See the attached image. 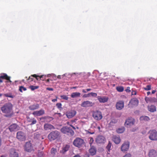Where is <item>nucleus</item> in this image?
<instances>
[{"label": "nucleus", "instance_id": "nucleus-15", "mask_svg": "<svg viewBox=\"0 0 157 157\" xmlns=\"http://www.w3.org/2000/svg\"><path fill=\"white\" fill-rule=\"evenodd\" d=\"M44 110L43 109H41L39 111H34L32 114L34 116H40L43 115L44 114Z\"/></svg>", "mask_w": 157, "mask_h": 157}, {"label": "nucleus", "instance_id": "nucleus-60", "mask_svg": "<svg viewBox=\"0 0 157 157\" xmlns=\"http://www.w3.org/2000/svg\"><path fill=\"white\" fill-rule=\"evenodd\" d=\"M150 94H151V93L150 91H148V92H147V95H149Z\"/></svg>", "mask_w": 157, "mask_h": 157}, {"label": "nucleus", "instance_id": "nucleus-16", "mask_svg": "<svg viewBox=\"0 0 157 157\" xmlns=\"http://www.w3.org/2000/svg\"><path fill=\"white\" fill-rule=\"evenodd\" d=\"M18 126L16 124H13L10 125L9 127L10 130L11 132L17 131L19 129Z\"/></svg>", "mask_w": 157, "mask_h": 157}, {"label": "nucleus", "instance_id": "nucleus-24", "mask_svg": "<svg viewBox=\"0 0 157 157\" xmlns=\"http://www.w3.org/2000/svg\"><path fill=\"white\" fill-rule=\"evenodd\" d=\"M27 118L28 122H31L30 124V125H32L36 123L37 121L34 118H30L29 117H27Z\"/></svg>", "mask_w": 157, "mask_h": 157}, {"label": "nucleus", "instance_id": "nucleus-21", "mask_svg": "<svg viewBox=\"0 0 157 157\" xmlns=\"http://www.w3.org/2000/svg\"><path fill=\"white\" fill-rule=\"evenodd\" d=\"M149 157H156L157 156V152L154 150H151L148 154Z\"/></svg>", "mask_w": 157, "mask_h": 157}, {"label": "nucleus", "instance_id": "nucleus-37", "mask_svg": "<svg viewBox=\"0 0 157 157\" xmlns=\"http://www.w3.org/2000/svg\"><path fill=\"white\" fill-rule=\"evenodd\" d=\"M27 90L26 88L24 87L23 86H19V90L21 92H22L23 90L25 91Z\"/></svg>", "mask_w": 157, "mask_h": 157}, {"label": "nucleus", "instance_id": "nucleus-33", "mask_svg": "<svg viewBox=\"0 0 157 157\" xmlns=\"http://www.w3.org/2000/svg\"><path fill=\"white\" fill-rule=\"evenodd\" d=\"M140 119L141 120H145L146 121H148L149 120V118L146 116H141L140 117Z\"/></svg>", "mask_w": 157, "mask_h": 157}, {"label": "nucleus", "instance_id": "nucleus-45", "mask_svg": "<svg viewBox=\"0 0 157 157\" xmlns=\"http://www.w3.org/2000/svg\"><path fill=\"white\" fill-rule=\"evenodd\" d=\"M60 97L62 99L65 100H67L68 99V97L65 95H61L60 96Z\"/></svg>", "mask_w": 157, "mask_h": 157}, {"label": "nucleus", "instance_id": "nucleus-38", "mask_svg": "<svg viewBox=\"0 0 157 157\" xmlns=\"http://www.w3.org/2000/svg\"><path fill=\"white\" fill-rule=\"evenodd\" d=\"M39 86H29L30 88L32 90H34L35 89L38 88Z\"/></svg>", "mask_w": 157, "mask_h": 157}, {"label": "nucleus", "instance_id": "nucleus-40", "mask_svg": "<svg viewBox=\"0 0 157 157\" xmlns=\"http://www.w3.org/2000/svg\"><path fill=\"white\" fill-rule=\"evenodd\" d=\"M62 104L60 103H57L56 104V106L59 109H62Z\"/></svg>", "mask_w": 157, "mask_h": 157}, {"label": "nucleus", "instance_id": "nucleus-2", "mask_svg": "<svg viewBox=\"0 0 157 157\" xmlns=\"http://www.w3.org/2000/svg\"><path fill=\"white\" fill-rule=\"evenodd\" d=\"M61 132L63 134L72 136L74 135V132L70 127L67 126L63 127L60 129Z\"/></svg>", "mask_w": 157, "mask_h": 157}, {"label": "nucleus", "instance_id": "nucleus-36", "mask_svg": "<svg viewBox=\"0 0 157 157\" xmlns=\"http://www.w3.org/2000/svg\"><path fill=\"white\" fill-rule=\"evenodd\" d=\"M116 90L118 92H121L124 90V89L123 86H119L116 87Z\"/></svg>", "mask_w": 157, "mask_h": 157}, {"label": "nucleus", "instance_id": "nucleus-8", "mask_svg": "<svg viewBox=\"0 0 157 157\" xmlns=\"http://www.w3.org/2000/svg\"><path fill=\"white\" fill-rule=\"evenodd\" d=\"M25 150L28 152L34 151L33 147L30 141L26 143L24 146Z\"/></svg>", "mask_w": 157, "mask_h": 157}, {"label": "nucleus", "instance_id": "nucleus-31", "mask_svg": "<svg viewBox=\"0 0 157 157\" xmlns=\"http://www.w3.org/2000/svg\"><path fill=\"white\" fill-rule=\"evenodd\" d=\"M33 77H36V75L34 74L33 75H31L30 76L28 79H27V81L29 82H30L33 80Z\"/></svg>", "mask_w": 157, "mask_h": 157}, {"label": "nucleus", "instance_id": "nucleus-19", "mask_svg": "<svg viewBox=\"0 0 157 157\" xmlns=\"http://www.w3.org/2000/svg\"><path fill=\"white\" fill-rule=\"evenodd\" d=\"M98 99L100 102L104 103L108 101V98L105 97H101L98 96Z\"/></svg>", "mask_w": 157, "mask_h": 157}, {"label": "nucleus", "instance_id": "nucleus-6", "mask_svg": "<svg viewBox=\"0 0 157 157\" xmlns=\"http://www.w3.org/2000/svg\"><path fill=\"white\" fill-rule=\"evenodd\" d=\"M92 116L97 121H100L103 117L101 112L98 110L93 111L92 112Z\"/></svg>", "mask_w": 157, "mask_h": 157}, {"label": "nucleus", "instance_id": "nucleus-47", "mask_svg": "<svg viewBox=\"0 0 157 157\" xmlns=\"http://www.w3.org/2000/svg\"><path fill=\"white\" fill-rule=\"evenodd\" d=\"M43 152L42 151L39 152L38 153V156L39 157H42L43 156Z\"/></svg>", "mask_w": 157, "mask_h": 157}, {"label": "nucleus", "instance_id": "nucleus-63", "mask_svg": "<svg viewBox=\"0 0 157 157\" xmlns=\"http://www.w3.org/2000/svg\"><path fill=\"white\" fill-rule=\"evenodd\" d=\"M0 157H6L5 155H2Z\"/></svg>", "mask_w": 157, "mask_h": 157}, {"label": "nucleus", "instance_id": "nucleus-4", "mask_svg": "<svg viewBox=\"0 0 157 157\" xmlns=\"http://www.w3.org/2000/svg\"><path fill=\"white\" fill-rule=\"evenodd\" d=\"M85 142L82 139L80 138H76L73 142V144L75 147H81L84 145Z\"/></svg>", "mask_w": 157, "mask_h": 157}, {"label": "nucleus", "instance_id": "nucleus-9", "mask_svg": "<svg viewBox=\"0 0 157 157\" xmlns=\"http://www.w3.org/2000/svg\"><path fill=\"white\" fill-rule=\"evenodd\" d=\"M130 143L129 142H124L121 146V151L124 152L127 151L129 147Z\"/></svg>", "mask_w": 157, "mask_h": 157}, {"label": "nucleus", "instance_id": "nucleus-1", "mask_svg": "<svg viewBox=\"0 0 157 157\" xmlns=\"http://www.w3.org/2000/svg\"><path fill=\"white\" fill-rule=\"evenodd\" d=\"M13 106L10 103H7L4 105L1 108L2 112L6 114L5 116L6 117H10L13 114L12 110Z\"/></svg>", "mask_w": 157, "mask_h": 157}, {"label": "nucleus", "instance_id": "nucleus-29", "mask_svg": "<svg viewBox=\"0 0 157 157\" xmlns=\"http://www.w3.org/2000/svg\"><path fill=\"white\" fill-rule=\"evenodd\" d=\"M138 102V100L136 99H132L130 101V103L133 105H137Z\"/></svg>", "mask_w": 157, "mask_h": 157}, {"label": "nucleus", "instance_id": "nucleus-26", "mask_svg": "<svg viewBox=\"0 0 157 157\" xmlns=\"http://www.w3.org/2000/svg\"><path fill=\"white\" fill-rule=\"evenodd\" d=\"M39 107V105L38 104L33 105L29 107V109L30 110H33L38 109Z\"/></svg>", "mask_w": 157, "mask_h": 157}, {"label": "nucleus", "instance_id": "nucleus-41", "mask_svg": "<svg viewBox=\"0 0 157 157\" xmlns=\"http://www.w3.org/2000/svg\"><path fill=\"white\" fill-rule=\"evenodd\" d=\"M89 139H90L89 142V144H90V146H92V144L94 141L93 138L92 137H90L89 138Z\"/></svg>", "mask_w": 157, "mask_h": 157}, {"label": "nucleus", "instance_id": "nucleus-43", "mask_svg": "<svg viewBox=\"0 0 157 157\" xmlns=\"http://www.w3.org/2000/svg\"><path fill=\"white\" fill-rule=\"evenodd\" d=\"M151 102L157 103V99L155 98H151Z\"/></svg>", "mask_w": 157, "mask_h": 157}, {"label": "nucleus", "instance_id": "nucleus-27", "mask_svg": "<svg viewBox=\"0 0 157 157\" xmlns=\"http://www.w3.org/2000/svg\"><path fill=\"white\" fill-rule=\"evenodd\" d=\"M34 138L35 139H38L39 140H40L41 139L43 140L44 139V138L38 132L35 133L34 135Z\"/></svg>", "mask_w": 157, "mask_h": 157}, {"label": "nucleus", "instance_id": "nucleus-14", "mask_svg": "<svg viewBox=\"0 0 157 157\" xmlns=\"http://www.w3.org/2000/svg\"><path fill=\"white\" fill-rule=\"evenodd\" d=\"M124 101H118L116 104V109L118 110H121L124 107Z\"/></svg>", "mask_w": 157, "mask_h": 157}, {"label": "nucleus", "instance_id": "nucleus-46", "mask_svg": "<svg viewBox=\"0 0 157 157\" xmlns=\"http://www.w3.org/2000/svg\"><path fill=\"white\" fill-rule=\"evenodd\" d=\"M4 95L6 97H8L10 98H13V95L10 94H4Z\"/></svg>", "mask_w": 157, "mask_h": 157}, {"label": "nucleus", "instance_id": "nucleus-12", "mask_svg": "<svg viewBox=\"0 0 157 157\" xmlns=\"http://www.w3.org/2000/svg\"><path fill=\"white\" fill-rule=\"evenodd\" d=\"M76 114V112L75 110H71L66 112V115L68 118H71L74 117Z\"/></svg>", "mask_w": 157, "mask_h": 157}, {"label": "nucleus", "instance_id": "nucleus-35", "mask_svg": "<svg viewBox=\"0 0 157 157\" xmlns=\"http://www.w3.org/2000/svg\"><path fill=\"white\" fill-rule=\"evenodd\" d=\"M112 146V143L110 142V141L109 142L108 144L106 146V148L108 150V151L109 152Z\"/></svg>", "mask_w": 157, "mask_h": 157}, {"label": "nucleus", "instance_id": "nucleus-57", "mask_svg": "<svg viewBox=\"0 0 157 157\" xmlns=\"http://www.w3.org/2000/svg\"><path fill=\"white\" fill-rule=\"evenodd\" d=\"M114 123L113 121H112L110 122L109 123V124L112 125V124H113Z\"/></svg>", "mask_w": 157, "mask_h": 157}, {"label": "nucleus", "instance_id": "nucleus-51", "mask_svg": "<svg viewBox=\"0 0 157 157\" xmlns=\"http://www.w3.org/2000/svg\"><path fill=\"white\" fill-rule=\"evenodd\" d=\"M151 98H146L145 99V101H146L147 102H148L149 101H150L151 102Z\"/></svg>", "mask_w": 157, "mask_h": 157}, {"label": "nucleus", "instance_id": "nucleus-64", "mask_svg": "<svg viewBox=\"0 0 157 157\" xmlns=\"http://www.w3.org/2000/svg\"><path fill=\"white\" fill-rule=\"evenodd\" d=\"M46 82H49V79H47V80H46Z\"/></svg>", "mask_w": 157, "mask_h": 157}, {"label": "nucleus", "instance_id": "nucleus-49", "mask_svg": "<svg viewBox=\"0 0 157 157\" xmlns=\"http://www.w3.org/2000/svg\"><path fill=\"white\" fill-rule=\"evenodd\" d=\"M90 97L89 93L88 94H84L83 95L82 97L86 98Z\"/></svg>", "mask_w": 157, "mask_h": 157}, {"label": "nucleus", "instance_id": "nucleus-44", "mask_svg": "<svg viewBox=\"0 0 157 157\" xmlns=\"http://www.w3.org/2000/svg\"><path fill=\"white\" fill-rule=\"evenodd\" d=\"M89 96H91L92 97H96L97 96V94L95 93L91 92L89 93Z\"/></svg>", "mask_w": 157, "mask_h": 157}, {"label": "nucleus", "instance_id": "nucleus-61", "mask_svg": "<svg viewBox=\"0 0 157 157\" xmlns=\"http://www.w3.org/2000/svg\"><path fill=\"white\" fill-rule=\"evenodd\" d=\"M2 143V140L1 138L0 137V146H1Z\"/></svg>", "mask_w": 157, "mask_h": 157}, {"label": "nucleus", "instance_id": "nucleus-25", "mask_svg": "<svg viewBox=\"0 0 157 157\" xmlns=\"http://www.w3.org/2000/svg\"><path fill=\"white\" fill-rule=\"evenodd\" d=\"M148 111L151 112H154L156 111V107L155 106L151 105L147 107Z\"/></svg>", "mask_w": 157, "mask_h": 157}, {"label": "nucleus", "instance_id": "nucleus-50", "mask_svg": "<svg viewBox=\"0 0 157 157\" xmlns=\"http://www.w3.org/2000/svg\"><path fill=\"white\" fill-rule=\"evenodd\" d=\"M42 119H47L48 118H51L52 119V117H43L42 118Z\"/></svg>", "mask_w": 157, "mask_h": 157}, {"label": "nucleus", "instance_id": "nucleus-55", "mask_svg": "<svg viewBox=\"0 0 157 157\" xmlns=\"http://www.w3.org/2000/svg\"><path fill=\"white\" fill-rule=\"evenodd\" d=\"M91 90V89L90 88H88L86 89V90L87 92L90 91Z\"/></svg>", "mask_w": 157, "mask_h": 157}, {"label": "nucleus", "instance_id": "nucleus-39", "mask_svg": "<svg viewBox=\"0 0 157 157\" xmlns=\"http://www.w3.org/2000/svg\"><path fill=\"white\" fill-rule=\"evenodd\" d=\"M51 152L52 154L53 155H55L57 152L56 149L54 148H52L51 150Z\"/></svg>", "mask_w": 157, "mask_h": 157}, {"label": "nucleus", "instance_id": "nucleus-7", "mask_svg": "<svg viewBox=\"0 0 157 157\" xmlns=\"http://www.w3.org/2000/svg\"><path fill=\"white\" fill-rule=\"evenodd\" d=\"M16 137L20 141H24L26 140V134L22 131L18 132L17 133Z\"/></svg>", "mask_w": 157, "mask_h": 157}, {"label": "nucleus", "instance_id": "nucleus-5", "mask_svg": "<svg viewBox=\"0 0 157 157\" xmlns=\"http://www.w3.org/2000/svg\"><path fill=\"white\" fill-rule=\"evenodd\" d=\"M149 138L151 140H157V131L155 129L151 130L148 132Z\"/></svg>", "mask_w": 157, "mask_h": 157}, {"label": "nucleus", "instance_id": "nucleus-13", "mask_svg": "<svg viewBox=\"0 0 157 157\" xmlns=\"http://www.w3.org/2000/svg\"><path fill=\"white\" fill-rule=\"evenodd\" d=\"M105 140V137L102 136H98L96 139L95 141L98 144L104 143Z\"/></svg>", "mask_w": 157, "mask_h": 157}, {"label": "nucleus", "instance_id": "nucleus-62", "mask_svg": "<svg viewBox=\"0 0 157 157\" xmlns=\"http://www.w3.org/2000/svg\"><path fill=\"white\" fill-rule=\"evenodd\" d=\"M70 126H71L72 127V128H73V129H75V128L74 126H73L72 125H71V124H70Z\"/></svg>", "mask_w": 157, "mask_h": 157}, {"label": "nucleus", "instance_id": "nucleus-59", "mask_svg": "<svg viewBox=\"0 0 157 157\" xmlns=\"http://www.w3.org/2000/svg\"><path fill=\"white\" fill-rule=\"evenodd\" d=\"M156 90H152V92H151V93L152 94H154L155 92H156Z\"/></svg>", "mask_w": 157, "mask_h": 157}, {"label": "nucleus", "instance_id": "nucleus-32", "mask_svg": "<svg viewBox=\"0 0 157 157\" xmlns=\"http://www.w3.org/2000/svg\"><path fill=\"white\" fill-rule=\"evenodd\" d=\"M44 76V75H41L39 76L36 75V77H35L37 80H38L39 79L42 80V81H44L45 80V78L44 79H42V78Z\"/></svg>", "mask_w": 157, "mask_h": 157}, {"label": "nucleus", "instance_id": "nucleus-30", "mask_svg": "<svg viewBox=\"0 0 157 157\" xmlns=\"http://www.w3.org/2000/svg\"><path fill=\"white\" fill-rule=\"evenodd\" d=\"M81 94L79 92H74L71 95L72 98H75L77 97H79L80 96Z\"/></svg>", "mask_w": 157, "mask_h": 157}, {"label": "nucleus", "instance_id": "nucleus-56", "mask_svg": "<svg viewBox=\"0 0 157 157\" xmlns=\"http://www.w3.org/2000/svg\"><path fill=\"white\" fill-rule=\"evenodd\" d=\"M130 89V87H127V89L126 90L127 92H130V90H129V89Z\"/></svg>", "mask_w": 157, "mask_h": 157}, {"label": "nucleus", "instance_id": "nucleus-18", "mask_svg": "<svg viewBox=\"0 0 157 157\" xmlns=\"http://www.w3.org/2000/svg\"><path fill=\"white\" fill-rule=\"evenodd\" d=\"M44 128L45 130H48L55 128L54 127L53 125L47 123L44 124Z\"/></svg>", "mask_w": 157, "mask_h": 157}, {"label": "nucleus", "instance_id": "nucleus-10", "mask_svg": "<svg viewBox=\"0 0 157 157\" xmlns=\"http://www.w3.org/2000/svg\"><path fill=\"white\" fill-rule=\"evenodd\" d=\"M94 105V103L89 101H85L82 102L81 106L84 107H92Z\"/></svg>", "mask_w": 157, "mask_h": 157}, {"label": "nucleus", "instance_id": "nucleus-42", "mask_svg": "<svg viewBox=\"0 0 157 157\" xmlns=\"http://www.w3.org/2000/svg\"><path fill=\"white\" fill-rule=\"evenodd\" d=\"M144 89L146 90H150L151 89V86L150 85H148Z\"/></svg>", "mask_w": 157, "mask_h": 157}, {"label": "nucleus", "instance_id": "nucleus-53", "mask_svg": "<svg viewBox=\"0 0 157 157\" xmlns=\"http://www.w3.org/2000/svg\"><path fill=\"white\" fill-rule=\"evenodd\" d=\"M57 101V98H56V99H52V101L53 102H55L56 101Z\"/></svg>", "mask_w": 157, "mask_h": 157}, {"label": "nucleus", "instance_id": "nucleus-17", "mask_svg": "<svg viewBox=\"0 0 157 157\" xmlns=\"http://www.w3.org/2000/svg\"><path fill=\"white\" fill-rule=\"evenodd\" d=\"M134 122V120L133 118H129L126 120L125 124L128 125L132 126L133 125Z\"/></svg>", "mask_w": 157, "mask_h": 157}, {"label": "nucleus", "instance_id": "nucleus-11", "mask_svg": "<svg viewBox=\"0 0 157 157\" xmlns=\"http://www.w3.org/2000/svg\"><path fill=\"white\" fill-rule=\"evenodd\" d=\"M10 77L8 76L6 74H4L3 75L0 76V82L2 83L3 82L2 79H5L7 81L6 82H10V83L12 82V81L10 80Z\"/></svg>", "mask_w": 157, "mask_h": 157}, {"label": "nucleus", "instance_id": "nucleus-54", "mask_svg": "<svg viewBox=\"0 0 157 157\" xmlns=\"http://www.w3.org/2000/svg\"><path fill=\"white\" fill-rule=\"evenodd\" d=\"M73 157H81V156L77 154L75 155Z\"/></svg>", "mask_w": 157, "mask_h": 157}, {"label": "nucleus", "instance_id": "nucleus-23", "mask_svg": "<svg viewBox=\"0 0 157 157\" xmlns=\"http://www.w3.org/2000/svg\"><path fill=\"white\" fill-rule=\"evenodd\" d=\"M10 156V157H18V154L14 149L11 150Z\"/></svg>", "mask_w": 157, "mask_h": 157}, {"label": "nucleus", "instance_id": "nucleus-58", "mask_svg": "<svg viewBox=\"0 0 157 157\" xmlns=\"http://www.w3.org/2000/svg\"><path fill=\"white\" fill-rule=\"evenodd\" d=\"M86 90H84V89H83V90H82V92H83V93H86V92H87V91H86Z\"/></svg>", "mask_w": 157, "mask_h": 157}, {"label": "nucleus", "instance_id": "nucleus-28", "mask_svg": "<svg viewBox=\"0 0 157 157\" xmlns=\"http://www.w3.org/2000/svg\"><path fill=\"white\" fill-rule=\"evenodd\" d=\"M69 146L68 145H66L65 147H64L62 148V149L60 150V152L61 153L64 154L66 151H67L69 149Z\"/></svg>", "mask_w": 157, "mask_h": 157}, {"label": "nucleus", "instance_id": "nucleus-22", "mask_svg": "<svg viewBox=\"0 0 157 157\" xmlns=\"http://www.w3.org/2000/svg\"><path fill=\"white\" fill-rule=\"evenodd\" d=\"M91 148L89 150V152L91 155H95L96 152V149L95 147L92 146H90Z\"/></svg>", "mask_w": 157, "mask_h": 157}, {"label": "nucleus", "instance_id": "nucleus-3", "mask_svg": "<svg viewBox=\"0 0 157 157\" xmlns=\"http://www.w3.org/2000/svg\"><path fill=\"white\" fill-rule=\"evenodd\" d=\"M60 135V133L57 131L51 132L48 136V138L50 141H52L58 138Z\"/></svg>", "mask_w": 157, "mask_h": 157}, {"label": "nucleus", "instance_id": "nucleus-48", "mask_svg": "<svg viewBox=\"0 0 157 157\" xmlns=\"http://www.w3.org/2000/svg\"><path fill=\"white\" fill-rule=\"evenodd\" d=\"M123 157H132L131 154L129 153H128L125 154Z\"/></svg>", "mask_w": 157, "mask_h": 157}, {"label": "nucleus", "instance_id": "nucleus-20", "mask_svg": "<svg viewBox=\"0 0 157 157\" xmlns=\"http://www.w3.org/2000/svg\"><path fill=\"white\" fill-rule=\"evenodd\" d=\"M113 141L116 144H119L121 142L120 138L116 136H114L113 137Z\"/></svg>", "mask_w": 157, "mask_h": 157}, {"label": "nucleus", "instance_id": "nucleus-34", "mask_svg": "<svg viewBox=\"0 0 157 157\" xmlns=\"http://www.w3.org/2000/svg\"><path fill=\"white\" fill-rule=\"evenodd\" d=\"M124 131V128L123 127L121 128H119L117 130V132L119 133H122Z\"/></svg>", "mask_w": 157, "mask_h": 157}, {"label": "nucleus", "instance_id": "nucleus-52", "mask_svg": "<svg viewBox=\"0 0 157 157\" xmlns=\"http://www.w3.org/2000/svg\"><path fill=\"white\" fill-rule=\"evenodd\" d=\"M46 89L47 90L50 91H53V89L52 88H47Z\"/></svg>", "mask_w": 157, "mask_h": 157}]
</instances>
